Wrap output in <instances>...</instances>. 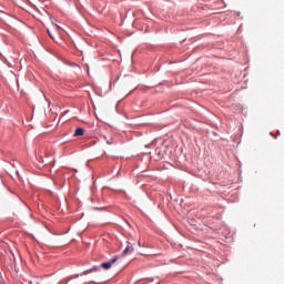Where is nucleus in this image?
Returning a JSON list of instances; mask_svg holds the SVG:
<instances>
[{
  "mask_svg": "<svg viewBox=\"0 0 284 284\" xmlns=\"http://www.w3.org/2000/svg\"><path fill=\"white\" fill-rule=\"evenodd\" d=\"M116 261H119V257H118V256L111 258V260L108 261V262H103V263L101 264V267H102L103 270H110V268L112 267V265H113L114 263H116Z\"/></svg>",
  "mask_w": 284,
  "mask_h": 284,
  "instance_id": "f257e3e1",
  "label": "nucleus"
},
{
  "mask_svg": "<svg viewBox=\"0 0 284 284\" xmlns=\"http://www.w3.org/2000/svg\"><path fill=\"white\" fill-rule=\"evenodd\" d=\"M132 252H134V246L132 245H128L124 251L122 252L123 256L128 255V254H132Z\"/></svg>",
  "mask_w": 284,
  "mask_h": 284,
  "instance_id": "f03ea898",
  "label": "nucleus"
},
{
  "mask_svg": "<svg viewBox=\"0 0 284 284\" xmlns=\"http://www.w3.org/2000/svg\"><path fill=\"white\" fill-rule=\"evenodd\" d=\"M83 134H85V130L83 128H77L73 136H83Z\"/></svg>",
  "mask_w": 284,
  "mask_h": 284,
  "instance_id": "7ed1b4c3",
  "label": "nucleus"
},
{
  "mask_svg": "<svg viewBox=\"0 0 284 284\" xmlns=\"http://www.w3.org/2000/svg\"><path fill=\"white\" fill-rule=\"evenodd\" d=\"M47 32H48V34H49V37H50L51 39H54V37H52V32H50V30H47Z\"/></svg>",
  "mask_w": 284,
  "mask_h": 284,
  "instance_id": "20e7f679",
  "label": "nucleus"
},
{
  "mask_svg": "<svg viewBox=\"0 0 284 284\" xmlns=\"http://www.w3.org/2000/svg\"><path fill=\"white\" fill-rule=\"evenodd\" d=\"M57 30H59V26H55Z\"/></svg>",
  "mask_w": 284,
  "mask_h": 284,
  "instance_id": "39448f33",
  "label": "nucleus"
}]
</instances>
